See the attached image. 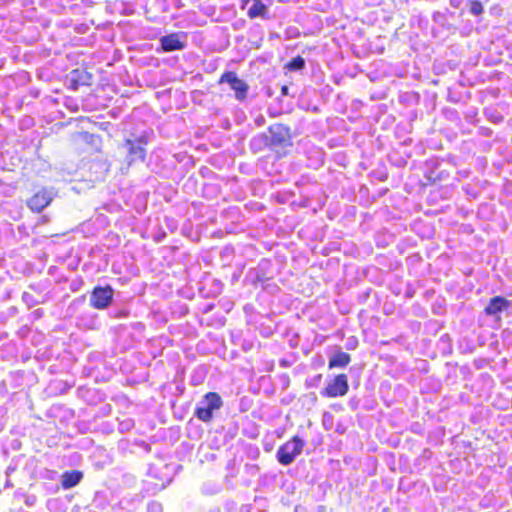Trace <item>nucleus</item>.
Returning <instances> with one entry per match:
<instances>
[{
  "mask_svg": "<svg viewBox=\"0 0 512 512\" xmlns=\"http://www.w3.org/2000/svg\"><path fill=\"white\" fill-rule=\"evenodd\" d=\"M103 139L100 135L87 131L75 132L69 140V147L78 157L92 156L102 151Z\"/></svg>",
  "mask_w": 512,
  "mask_h": 512,
  "instance_id": "nucleus-1",
  "label": "nucleus"
},
{
  "mask_svg": "<svg viewBox=\"0 0 512 512\" xmlns=\"http://www.w3.org/2000/svg\"><path fill=\"white\" fill-rule=\"evenodd\" d=\"M269 136L262 134L261 137L265 139V144L271 151L275 152L274 158H282L286 152L278 151V148L292 146V131L288 125L283 123H274L268 128Z\"/></svg>",
  "mask_w": 512,
  "mask_h": 512,
  "instance_id": "nucleus-2",
  "label": "nucleus"
},
{
  "mask_svg": "<svg viewBox=\"0 0 512 512\" xmlns=\"http://www.w3.org/2000/svg\"><path fill=\"white\" fill-rule=\"evenodd\" d=\"M203 403L204 406L195 408L194 416L204 423H210L214 418V412L222 408L223 400L217 392H207L203 396Z\"/></svg>",
  "mask_w": 512,
  "mask_h": 512,
  "instance_id": "nucleus-3",
  "label": "nucleus"
},
{
  "mask_svg": "<svg viewBox=\"0 0 512 512\" xmlns=\"http://www.w3.org/2000/svg\"><path fill=\"white\" fill-rule=\"evenodd\" d=\"M147 144L148 137L146 135L139 136L135 139L124 140L123 145L127 149L126 162L128 166H131L138 161L145 160Z\"/></svg>",
  "mask_w": 512,
  "mask_h": 512,
  "instance_id": "nucleus-4",
  "label": "nucleus"
},
{
  "mask_svg": "<svg viewBox=\"0 0 512 512\" xmlns=\"http://www.w3.org/2000/svg\"><path fill=\"white\" fill-rule=\"evenodd\" d=\"M304 447V442L299 436H293L289 441L282 444L276 454L280 464L287 466L291 464L296 456H298Z\"/></svg>",
  "mask_w": 512,
  "mask_h": 512,
  "instance_id": "nucleus-5",
  "label": "nucleus"
},
{
  "mask_svg": "<svg viewBox=\"0 0 512 512\" xmlns=\"http://www.w3.org/2000/svg\"><path fill=\"white\" fill-rule=\"evenodd\" d=\"M349 391L348 376L344 373L334 376L321 390L322 397L338 398L345 396Z\"/></svg>",
  "mask_w": 512,
  "mask_h": 512,
  "instance_id": "nucleus-6",
  "label": "nucleus"
},
{
  "mask_svg": "<svg viewBox=\"0 0 512 512\" xmlns=\"http://www.w3.org/2000/svg\"><path fill=\"white\" fill-rule=\"evenodd\" d=\"M54 197L52 188L41 187L27 199L26 205L32 212L40 213L52 203Z\"/></svg>",
  "mask_w": 512,
  "mask_h": 512,
  "instance_id": "nucleus-7",
  "label": "nucleus"
},
{
  "mask_svg": "<svg viewBox=\"0 0 512 512\" xmlns=\"http://www.w3.org/2000/svg\"><path fill=\"white\" fill-rule=\"evenodd\" d=\"M114 290L111 285L95 286L90 295V306L94 309L104 310L113 302Z\"/></svg>",
  "mask_w": 512,
  "mask_h": 512,
  "instance_id": "nucleus-8",
  "label": "nucleus"
},
{
  "mask_svg": "<svg viewBox=\"0 0 512 512\" xmlns=\"http://www.w3.org/2000/svg\"><path fill=\"white\" fill-rule=\"evenodd\" d=\"M218 83H228L230 88L235 92V97L237 100L244 101L247 98L249 86L244 80L238 78L234 71L224 72L220 76Z\"/></svg>",
  "mask_w": 512,
  "mask_h": 512,
  "instance_id": "nucleus-9",
  "label": "nucleus"
},
{
  "mask_svg": "<svg viewBox=\"0 0 512 512\" xmlns=\"http://www.w3.org/2000/svg\"><path fill=\"white\" fill-rule=\"evenodd\" d=\"M91 79L92 75L86 69H73L67 76L68 88L76 91L82 86L90 85Z\"/></svg>",
  "mask_w": 512,
  "mask_h": 512,
  "instance_id": "nucleus-10",
  "label": "nucleus"
},
{
  "mask_svg": "<svg viewBox=\"0 0 512 512\" xmlns=\"http://www.w3.org/2000/svg\"><path fill=\"white\" fill-rule=\"evenodd\" d=\"M161 49L164 52H172L182 50L186 47V43L180 39L178 33H170L160 38Z\"/></svg>",
  "mask_w": 512,
  "mask_h": 512,
  "instance_id": "nucleus-11",
  "label": "nucleus"
},
{
  "mask_svg": "<svg viewBox=\"0 0 512 512\" xmlns=\"http://www.w3.org/2000/svg\"><path fill=\"white\" fill-rule=\"evenodd\" d=\"M511 303L503 296H495L491 298L484 309V313L488 316H495L498 313L509 309Z\"/></svg>",
  "mask_w": 512,
  "mask_h": 512,
  "instance_id": "nucleus-12",
  "label": "nucleus"
},
{
  "mask_svg": "<svg viewBox=\"0 0 512 512\" xmlns=\"http://www.w3.org/2000/svg\"><path fill=\"white\" fill-rule=\"evenodd\" d=\"M83 478V473L79 470L66 471L61 476V486L63 489H70L79 484Z\"/></svg>",
  "mask_w": 512,
  "mask_h": 512,
  "instance_id": "nucleus-13",
  "label": "nucleus"
},
{
  "mask_svg": "<svg viewBox=\"0 0 512 512\" xmlns=\"http://www.w3.org/2000/svg\"><path fill=\"white\" fill-rule=\"evenodd\" d=\"M351 362V355L344 351H336L333 356L329 359L328 368H344Z\"/></svg>",
  "mask_w": 512,
  "mask_h": 512,
  "instance_id": "nucleus-14",
  "label": "nucleus"
},
{
  "mask_svg": "<svg viewBox=\"0 0 512 512\" xmlns=\"http://www.w3.org/2000/svg\"><path fill=\"white\" fill-rule=\"evenodd\" d=\"M247 16L250 19L258 17L267 19L269 18L268 7L262 2V0H253L252 6L247 11Z\"/></svg>",
  "mask_w": 512,
  "mask_h": 512,
  "instance_id": "nucleus-15",
  "label": "nucleus"
},
{
  "mask_svg": "<svg viewBox=\"0 0 512 512\" xmlns=\"http://www.w3.org/2000/svg\"><path fill=\"white\" fill-rule=\"evenodd\" d=\"M305 66V60L302 56H296L291 59L285 67L290 71L302 70Z\"/></svg>",
  "mask_w": 512,
  "mask_h": 512,
  "instance_id": "nucleus-16",
  "label": "nucleus"
},
{
  "mask_svg": "<svg viewBox=\"0 0 512 512\" xmlns=\"http://www.w3.org/2000/svg\"><path fill=\"white\" fill-rule=\"evenodd\" d=\"M469 11L471 14L478 16L481 15L484 11L483 5L478 0H473L469 3Z\"/></svg>",
  "mask_w": 512,
  "mask_h": 512,
  "instance_id": "nucleus-17",
  "label": "nucleus"
},
{
  "mask_svg": "<svg viewBox=\"0 0 512 512\" xmlns=\"http://www.w3.org/2000/svg\"><path fill=\"white\" fill-rule=\"evenodd\" d=\"M288 91H289L288 86L283 85V86L281 87V94H282V95H284V96L288 95Z\"/></svg>",
  "mask_w": 512,
  "mask_h": 512,
  "instance_id": "nucleus-18",
  "label": "nucleus"
},
{
  "mask_svg": "<svg viewBox=\"0 0 512 512\" xmlns=\"http://www.w3.org/2000/svg\"><path fill=\"white\" fill-rule=\"evenodd\" d=\"M250 2V0H242L241 1V7L245 8V6Z\"/></svg>",
  "mask_w": 512,
  "mask_h": 512,
  "instance_id": "nucleus-19",
  "label": "nucleus"
}]
</instances>
